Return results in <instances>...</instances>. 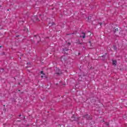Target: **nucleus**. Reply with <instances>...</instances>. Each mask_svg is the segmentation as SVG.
<instances>
[{
  "instance_id": "f257e3e1",
  "label": "nucleus",
  "mask_w": 127,
  "mask_h": 127,
  "mask_svg": "<svg viewBox=\"0 0 127 127\" xmlns=\"http://www.w3.org/2000/svg\"><path fill=\"white\" fill-rule=\"evenodd\" d=\"M41 74H43V75H41V78H44L45 76V74L43 73V71H41Z\"/></svg>"
},
{
  "instance_id": "f03ea898",
  "label": "nucleus",
  "mask_w": 127,
  "mask_h": 127,
  "mask_svg": "<svg viewBox=\"0 0 127 127\" xmlns=\"http://www.w3.org/2000/svg\"><path fill=\"white\" fill-rule=\"evenodd\" d=\"M113 64L115 65V66H116V65H117V61L113 60Z\"/></svg>"
},
{
  "instance_id": "7ed1b4c3",
  "label": "nucleus",
  "mask_w": 127,
  "mask_h": 127,
  "mask_svg": "<svg viewBox=\"0 0 127 127\" xmlns=\"http://www.w3.org/2000/svg\"><path fill=\"white\" fill-rule=\"evenodd\" d=\"M86 36V34L85 33H82V36H80V37H82V38H85Z\"/></svg>"
},
{
  "instance_id": "20e7f679",
  "label": "nucleus",
  "mask_w": 127,
  "mask_h": 127,
  "mask_svg": "<svg viewBox=\"0 0 127 127\" xmlns=\"http://www.w3.org/2000/svg\"><path fill=\"white\" fill-rule=\"evenodd\" d=\"M35 19L36 20H34V21H40V20H39V18H37V17H35Z\"/></svg>"
},
{
  "instance_id": "39448f33",
  "label": "nucleus",
  "mask_w": 127,
  "mask_h": 127,
  "mask_svg": "<svg viewBox=\"0 0 127 127\" xmlns=\"http://www.w3.org/2000/svg\"><path fill=\"white\" fill-rule=\"evenodd\" d=\"M99 24H100V25H102V23H99Z\"/></svg>"
},
{
  "instance_id": "423d86ee",
  "label": "nucleus",
  "mask_w": 127,
  "mask_h": 127,
  "mask_svg": "<svg viewBox=\"0 0 127 127\" xmlns=\"http://www.w3.org/2000/svg\"><path fill=\"white\" fill-rule=\"evenodd\" d=\"M7 11H8L9 10V9H7Z\"/></svg>"
},
{
  "instance_id": "0eeeda50",
  "label": "nucleus",
  "mask_w": 127,
  "mask_h": 127,
  "mask_svg": "<svg viewBox=\"0 0 127 127\" xmlns=\"http://www.w3.org/2000/svg\"><path fill=\"white\" fill-rule=\"evenodd\" d=\"M54 25V23H53V24H52V25Z\"/></svg>"
},
{
  "instance_id": "6e6552de",
  "label": "nucleus",
  "mask_w": 127,
  "mask_h": 127,
  "mask_svg": "<svg viewBox=\"0 0 127 127\" xmlns=\"http://www.w3.org/2000/svg\"><path fill=\"white\" fill-rule=\"evenodd\" d=\"M0 7H1V5H0Z\"/></svg>"
},
{
  "instance_id": "1a4fd4ad",
  "label": "nucleus",
  "mask_w": 127,
  "mask_h": 127,
  "mask_svg": "<svg viewBox=\"0 0 127 127\" xmlns=\"http://www.w3.org/2000/svg\"><path fill=\"white\" fill-rule=\"evenodd\" d=\"M88 19H89V17H88Z\"/></svg>"
},
{
  "instance_id": "9d476101",
  "label": "nucleus",
  "mask_w": 127,
  "mask_h": 127,
  "mask_svg": "<svg viewBox=\"0 0 127 127\" xmlns=\"http://www.w3.org/2000/svg\"><path fill=\"white\" fill-rule=\"evenodd\" d=\"M68 44H70V43H68Z\"/></svg>"
}]
</instances>
